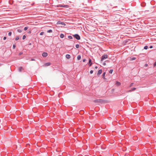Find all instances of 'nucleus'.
Returning <instances> with one entry per match:
<instances>
[{
    "label": "nucleus",
    "mask_w": 156,
    "mask_h": 156,
    "mask_svg": "<svg viewBox=\"0 0 156 156\" xmlns=\"http://www.w3.org/2000/svg\"><path fill=\"white\" fill-rule=\"evenodd\" d=\"M108 55L107 54H105L101 57V61H103L104 60L108 58Z\"/></svg>",
    "instance_id": "nucleus-1"
},
{
    "label": "nucleus",
    "mask_w": 156,
    "mask_h": 156,
    "mask_svg": "<svg viewBox=\"0 0 156 156\" xmlns=\"http://www.w3.org/2000/svg\"><path fill=\"white\" fill-rule=\"evenodd\" d=\"M73 36L77 40H79L80 39V37L78 34L73 35Z\"/></svg>",
    "instance_id": "nucleus-2"
},
{
    "label": "nucleus",
    "mask_w": 156,
    "mask_h": 156,
    "mask_svg": "<svg viewBox=\"0 0 156 156\" xmlns=\"http://www.w3.org/2000/svg\"><path fill=\"white\" fill-rule=\"evenodd\" d=\"M57 6L58 7H67V5H58Z\"/></svg>",
    "instance_id": "nucleus-3"
},
{
    "label": "nucleus",
    "mask_w": 156,
    "mask_h": 156,
    "mask_svg": "<svg viewBox=\"0 0 156 156\" xmlns=\"http://www.w3.org/2000/svg\"><path fill=\"white\" fill-rule=\"evenodd\" d=\"M42 55L43 57H46L48 56V53L47 52H43Z\"/></svg>",
    "instance_id": "nucleus-4"
},
{
    "label": "nucleus",
    "mask_w": 156,
    "mask_h": 156,
    "mask_svg": "<svg viewBox=\"0 0 156 156\" xmlns=\"http://www.w3.org/2000/svg\"><path fill=\"white\" fill-rule=\"evenodd\" d=\"M102 100L100 99L96 100L94 101L95 103H99Z\"/></svg>",
    "instance_id": "nucleus-5"
},
{
    "label": "nucleus",
    "mask_w": 156,
    "mask_h": 156,
    "mask_svg": "<svg viewBox=\"0 0 156 156\" xmlns=\"http://www.w3.org/2000/svg\"><path fill=\"white\" fill-rule=\"evenodd\" d=\"M102 72V70L101 69H100L98 70V73H97V75H99Z\"/></svg>",
    "instance_id": "nucleus-6"
},
{
    "label": "nucleus",
    "mask_w": 156,
    "mask_h": 156,
    "mask_svg": "<svg viewBox=\"0 0 156 156\" xmlns=\"http://www.w3.org/2000/svg\"><path fill=\"white\" fill-rule=\"evenodd\" d=\"M92 64L91 60L90 59H89V66H90Z\"/></svg>",
    "instance_id": "nucleus-7"
},
{
    "label": "nucleus",
    "mask_w": 156,
    "mask_h": 156,
    "mask_svg": "<svg viewBox=\"0 0 156 156\" xmlns=\"http://www.w3.org/2000/svg\"><path fill=\"white\" fill-rule=\"evenodd\" d=\"M115 84L117 86H119L121 85V83L118 81H116Z\"/></svg>",
    "instance_id": "nucleus-8"
},
{
    "label": "nucleus",
    "mask_w": 156,
    "mask_h": 156,
    "mask_svg": "<svg viewBox=\"0 0 156 156\" xmlns=\"http://www.w3.org/2000/svg\"><path fill=\"white\" fill-rule=\"evenodd\" d=\"M136 89V88L135 87L131 89V90H129L128 92H130L132 91L135 90Z\"/></svg>",
    "instance_id": "nucleus-9"
},
{
    "label": "nucleus",
    "mask_w": 156,
    "mask_h": 156,
    "mask_svg": "<svg viewBox=\"0 0 156 156\" xmlns=\"http://www.w3.org/2000/svg\"><path fill=\"white\" fill-rule=\"evenodd\" d=\"M57 23L58 24H62L63 25H65V23H64L62 22H60V21H58V22Z\"/></svg>",
    "instance_id": "nucleus-10"
},
{
    "label": "nucleus",
    "mask_w": 156,
    "mask_h": 156,
    "mask_svg": "<svg viewBox=\"0 0 156 156\" xmlns=\"http://www.w3.org/2000/svg\"><path fill=\"white\" fill-rule=\"evenodd\" d=\"M66 57L68 59L70 58L71 57L70 55L69 54H67L66 55Z\"/></svg>",
    "instance_id": "nucleus-11"
},
{
    "label": "nucleus",
    "mask_w": 156,
    "mask_h": 156,
    "mask_svg": "<svg viewBox=\"0 0 156 156\" xmlns=\"http://www.w3.org/2000/svg\"><path fill=\"white\" fill-rule=\"evenodd\" d=\"M50 65H51V63H50V62H47V63H46L45 64V66H50Z\"/></svg>",
    "instance_id": "nucleus-12"
},
{
    "label": "nucleus",
    "mask_w": 156,
    "mask_h": 156,
    "mask_svg": "<svg viewBox=\"0 0 156 156\" xmlns=\"http://www.w3.org/2000/svg\"><path fill=\"white\" fill-rule=\"evenodd\" d=\"M19 38L20 37L19 36H16L15 37V39L16 41H17L19 39Z\"/></svg>",
    "instance_id": "nucleus-13"
},
{
    "label": "nucleus",
    "mask_w": 156,
    "mask_h": 156,
    "mask_svg": "<svg viewBox=\"0 0 156 156\" xmlns=\"http://www.w3.org/2000/svg\"><path fill=\"white\" fill-rule=\"evenodd\" d=\"M105 72H104L102 75V78H104V79H105Z\"/></svg>",
    "instance_id": "nucleus-14"
},
{
    "label": "nucleus",
    "mask_w": 156,
    "mask_h": 156,
    "mask_svg": "<svg viewBox=\"0 0 156 156\" xmlns=\"http://www.w3.org/2000/svg\"><path fill=\"white\" fill-rule=\"evenodd\" d=\"M23 69V68L22 67H20L19 68V71L20 72L22 71V70Z\"/></svg>",
    "instance_id": "nucleus-15"
},
{
    "label": "nucleus",
    "mask_w": 156,
    "mask_h": 156,
    "mask_svg": "<svg viewBox=\"0 0 156 156\" xmlns=\"http://www.w3.org/2000/svg\"><path fill=\"white\" fill-rule=\"evenodd\" d=\"M81 58V56L80 55H78L77 57V58L78 60H80V59Z\"/></svg>",
    "instance_id": "nucleus-16"
},
{
    "label": "nucleus",
    "mask_w": 156,
    "mask_h": 156,
    "mask_svg": "<svg viewBox=\"0 0 156 156\" xmlns=\"http://www.w3.org/2000/svg\"><path fill=\"white\" fill-rule=\"evenodd\" d=\"M60 37L61 38H63L64 37V35L63 34H61L60 35Z\"/></svg>",
    "instance_id": "nucleus-17"
},
{
    "label": "nucleus",
    "mask_w": 156,
    "mask_h": 156,
    "mask_svg": "<svg viewBox=\"0 0 156 156\" xmlns=\"http://www.w3.org/2000/svg\"><path fill=\"white\" fill-rule=\"evenodd\" d=\"M17 31L19 33H21L22 32V30L20 29H17Z\"/></svg>",
    "instance_id": "nucleus-18"
},
{
    "label": "nucleus",
    "mask_w": 156,
    "mask_h": 156,
    "mask_svg": "<svg viewBox=\"0 0 156 156\" xmlns=\"http://www.w3.org/2000/svg\"><path fill=\"white\" fill-rule=\"evenodd\" d=\"M52 31L51 30H49L47 31L48 33H52Z\"/></svg>",
    "instance_id": "nucleus-19"
},
{
    "label": "nucleus",
    "mask_w": 156,
    "mask_h": 156,
    "mask_svg": "<svg viewBox=\"0 0 156 156\" xmlns=\"http://www.w3.org/2000/svg\"><path fill=\"white\" fill-rule=\"evenodd\" d=\"M113 72V70L112 69H111L110 70V71H109V73H110L112 74V73Z\"/></svg>",
    "instance_id": "nucleus-20"
},
{
    "label": "nucleus",
    "mask_w": 156,
    "mask_h": 156,
    "mask_svg": "<svg viewBox=\"0 0 156 156\" xmlns=\"http://www.w3.org/2000/svg\"><path fill=\"white\" fill-rule=\"evenodd\" d=\"M68 37V38L69 39H73V37L71 36H69Z\"/></svg>",
    "instance_id": "nucleus-21"
},
{
    "label": "nucleus",
    "mask_w": 156,
    "mask_h": 156,
    "mask_svg": "<svg viewBox=\"0 0 156 156\" xmlns=\"http://www.w3.org/2000/svg\"><path fill=\"white\" fill-rule=\"evenodd\" d=\"M79 47V45L78 44H76V48H78Z\"/></svg>",
    "instance_id": "nucleus-22"
},
{
    "label": "nucleus",
    "mask_w": 156,
    "mask_h": 156,
    "mask_svg": "<svg viewBox=\"0 0 156 156\" xmlns=\"http://www.w3.org/2000/svg\"><path fill=\"white\" fill-rule=\"evenodd\" d=\"M136 59V58H135V57H133V58H131V60H135Z\"/></svg>",
    "instance_id": "nucleus-23"
},
{
    "label": "nucleus",
    "mask_w": 156,
    "mask_h": 156,
    "mask_svg": "<svg viewBox=\"0 0 156 156\" xmlns=\"http://www.w3.org/2000/svg\"><path fill=\"white\" fill-rule=\"evenodd\" d=\"M12 34V32H10L8 33V35L9 36H11Z\"/></svg>",
    "instance_id": "nucleus-24"
},
{
    "label": "nucleus",
    "mask_w": 156,
    "mask_h": 156,
    "mask_svg": "<svg viewBox=\"0 0 156 156\" xmlns=\"http://www.w3.org/2000/svg\"><path fill=\"white\" fill-rule=\"evenodd\" d=\"M44 34V32H41L40 33V35H43Z\"/></svg>",
    "instance_id": "nucleus-25"
},
{
    "label": "nucleus",
    "mask_w": 156,
    "mask_h": 156,
    "mask_svg": "<svg viewBox=\"0 0 156 156\" xmlns=\"http://www.w3.org/2000/svg\"><path fill=\"white\" fill-rule=\"evenodd\" d=\"M26 37V36L25 35H24L23 37V40H24L25 39Z\"/></svg>",
    "instance_id": "nucleus-26"
},
{
    "label": "nucleus",
    "mask_w": 156,
    "mask_h": 156,
    "mask_svg": "<svg viewBox=\"0 0 156 156\" xmlns=\"http://www.w3.org/2000/svg\"><path fill=\"white\" fill-rule=\"evenodd\" d=\"M144 49H147L148 48V46H145L144 47Z\"/></svg>",
    "instance_id": "nucleus-27"
},
{
    "label": "nucleus",
    "mask_w": 156,
    "mask_h": 156,
    "mask_svg": "<svg viewBox=\"0 0 156 156\" xmlns=\"http://www.w3.org/2000/svg\"><path fill=\"white\" fill-rule=\"evenodd\" d=\"M28 27H24V30H27V29H28Z\"/></svg>",
    "instance_id": "nucleus-28"
},
{
    "label": "nucleus",
    "mask_w": 156,
    "mask_h": 156,
    "mask_svg": "<svg viewBox=\"0 0 156 156\" xmlns=\"http://www.w3.org/2000/svg\"><path fill=\"white\" fill-rule=\"evenodd\" d=\"M16 46L15 44H13V48L14 49L15 48Z\"/></svg>",
    "instance_id": "nucleus-29"
},
{
    "label": "nucleus",
    "mask_w": 156,
    "mask_h": 156,
    "mask_svg": "<svg viewBox=\"0 0 156 156\" xmlns=\"http://www.w3.org/2000/svg\"><path fill=\"white\" fill-rule=\"evenodd\" d=\"M93 72V71L92 70H91L90 71V74H92Z\"/></svg>",
    "instance_id": "nucleus-30"
},
{
    "label": "nucleus",
    "mask_w": 156,
    "mask_h": 156,
    "mask_svg": "<svg viewBox=\"0 0 156 156\" xmlns=\"http://www.w3.org/2000/svg\"><path fill=\"white\" fill-rule=\"evenodd\" d=\"M153 66L154 67H155V66H156V62H155V63L154 64Z\"/></svg>",
    "instance_id": "nucleus-31"
},
{
    "label": "nucleus",
    "mask_w": 156,
    "mask_h": 156,
    "mask_svg": "<svg viewBox=\"0 0 156 156\" xmlns=\"http://www.w3.org/2000/svg\"><path fill=\"white\" fill-rule=\"evenodd\" d=\"M133 83H131L130 84V85L129 87H131L133 85Z\"/></svg>",
    "instance_id": "nucleus-32"
},
{
    "label": "nucleus",
    "mask_w": 156,
    "mask_h": 156,
    "mask_svg": "<svg viewBox=\"0 0 156 156\" xmlns=\"http://www.w3.org/2000/svg\"><path fill=\"white\" fill-rule=\"evenodd\" d=\"M6 37H3V40H6Z\"/></svg>",
    "instance_id": "nucleus-33"
},
{
    "label": "nucleus",
    "mask_w": 156,
    "mask_h": 156,
    "mask_svg": "<svg viewBox=\"0 0 156 156\" xmlns=\"http://www.w3.org/2000/svg\"><path fill=\"white\" fill-rule=\"evenodd\" d=\"M86 61V59H83V62H85Z\"/></svg>",
    "instance_id": "nucleus-34"
},
{
    "label": "nucleus",
    "mask_w": 156,
    "mask_h": 156,
    "mask_svg": "<svg viewBox=\"0 0 156 156\" xmlns=\"http://www.w3.org/2000/svg\"><path fill=\"white\" fill-rule=\"evenodd\" d=\"M23 54V53L22 52H20L19 54V55H22V54Z\"/></svg>",
    "instance_id": "nucleus-35"
},
{
    "label": "nucleus",
    "mask_w": 156,
    "mask_h": 156,
    "mask_svg": "<svg viewBox=\"0 0 156 156\" xmlns=\"http://www.w3.org/2000/svg\"><path fill=\"white\" fill-rule=\"evenodd\" d=\"M35 59L33 58H31V61H34Z\"/></svg>",
    "instance_id": "nucleus-36"
},
{
    "label": "nucleus",
    "mask_w": 156,
    "mask_h": 156,
    "mask_svg": "<svg viewBox=\"0 0 156 156\" xmlns=\"http://www.w3.org/2000/svg\"><path fill=\"white\" fill-rule=\"evenodd\" d=\"M95 69H97L98 68V67H97V66H95Z\"/></svg>",
    "instance_id": "nucleus-37"
},
{
    "label": "nucleus",
    "mask_w": 156,
    "mask_h": 156,
    "mask_svg": "<svg viewBox=\"0 0 156 156\" xmlns=\"http://www.w3.org/2000/svg\"><path fill=\"white\" fill-rule=\"evenodd\" d=\"M145 66H147V64H145Z\"/></svg>",
    "instance_id": "nucleus-38"
},
{
    "label": "nucleus",
    "mask_w": 156,
    "mask_h": 156,
    "mask_svg": "<svg viewBox=\"0 0 156 156\" xmlns=\"http://www.w3.org/2000/svg\"><path fill=\"white\" fill-rule=\"evenodd\" d=\"M31 43H30L29 44V45H31Z\"/></svg>",
    "instance_id": "nucleus-39"
},
{
    "label": "nucleus",
    "mask_w": 156,
    "mask_h": 156,
    "mask_svg": "<svg viewBox=\"0 0 156 156\" xmlns=\"http://www.w3.org/2000/svg\"><path fill=\"white\" fill-rule=\"evenodd\" d=\"M105 64H105V63H104V64H103V65H105Z\"/></svg>",
    "instance_id": "nucleus-40"
},
{
    "label": "nucleus",
    "mask_w": 156,
    "mask_h": 156,
    "mask_svg": "<svg viewBox=\"0 0 156 156\" xmlns=\"http://www.w3.org/2000/svg\"><path fill=\"white\" fill-rule=\"evenodd\" d=\"M150 48H152V46H151V47H150Z\"/></svg>",
    "instance_id": "nucleus-41"
}]
</instances>
